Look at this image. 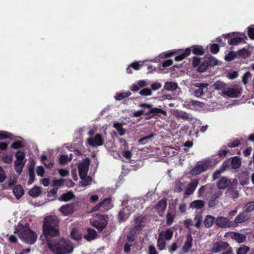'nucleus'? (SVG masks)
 I'll return each mask as SVG.
<instances>
[{"label": "nucleus", "instance_id": "nucleus-8", "mask_svg": "<svg viewBox=\"0 0 254 254\" xmlns=\"http://www.w3.org/2000/svg\"><path fill=\"white\" fill-rule=\"evenodd\" d=\"M229 246V245L227 242L223 241L216 242L213 243L211 252L215 254L218 253L227 249Z\"/></svg>", "mask_w": 254, "mask_h": 254}, {"label": "nucleus", "instance_id": "nucleus-45", "mask_svg": "<svg viewBox=\"0 0 254 254\" xmlns=\"http://www.w3.org/2000/svg\"><path fill=\"white\" fill-rule=\"evenodd\" d=\"M237 53L234 51L229 52L227 55L225 56V60L227 62H231L235 58H237Z\"/></svg>", "mask_w": 254, "mask_h": 254}, {"label": "nucleus", "instance_id": "nucleus-59", "mask_svg": "<svg viewBox=\"0 0 254 254\" xmlns=\"http://www.w3.org/2000/svg\"><path fill=\"white\" fill-rule=\"evenodd\" d=\"M183 184L181 182H178L175 185L174 191L177 192H180L183 190Z\"/></svg>", "mask_w": 254, "mask_h": 254}, {"label": "nucleus", "instance_id": "nucleus-38", "mask_svg": "<svg viewBox=\"0 0 254 254\" xmlns=\"http://www.w3.org/2000/svg\"><path fill=\"white\" fill-rule=\"evenodd\" d=\"M131 94V93L129 91L125 92L117 93L115 98L116 100L120 101L125 98L129 97Z\"/></svg>", "mask_w": 254, "mask_h": 254}, {"label": "nucleus", "instance_id": "nucleus-52", "mask_svg": "<svg viewBox=\"0 0 254 254\" xmlns=\"http://www.w3.org/2000/svg\"><path fill=\"white\" fill-rule=\"evenodd\" d=\"M13 135L4 131H0V139L12 138Z\"/></svg>", "mask_w": 254, "mask_h": 254}, {"label": "nucleus", "instance_id": "nucleus-31", "mask_svg": "<svg viewBox=\"0 0 254 254\" xmlns=\"http://www.w3.org/2000/svg\"><path fill=\"white\" fill-rule=\"evenodd\" d=\"M206 170V167L204 165H198L192 169L191 173L192 175H198Z\"/></svg>", "mask_w": 254, "mask_h": 254}, {"label": "nucleus", "instance_id": "nucleus-50", "mask_svg": "<svg viewBox=\"0 0 254 254\" xmlns=\"http://www.w3.org/2000/svg\"><path fill=\"white\" fill-rule=\"evenodd\" d=\"M237 57H247L248 55V50L245 48H243L238 52H236Z\"/></svg>", "mask_w": 254, "mask_h": 254}, {"label": "nucleus", "instance_id": "nucleus-1", "mask_svg": "<svg viewBox=\"0 0 254 254\" xmlns=\"http://www.w3.org/2000/svg\"><path fill=\"white\" fill-rule=\"evenodd\" d=\"M43 233L40 236L42 241L49 243L60 236V220L56 216H48L43 222Z\"/></svg>", "mask_w": 254, "mask_h": 254}, {"label": "nucleus", "instance_id": "nucleus-35", "mask_svg": "<svg viewBox=\"0 0 254 254\" xmlns=\"http://www.w3.org/2000/svg\"><path fill=\"white\" fill-rule=\"evenodd\" d=\"M41 192V188L38 186H35L29 190L28 194L33 197H37L39 195Z\"/></svg>", "mask_w": 254, "mask_h": 254}, {"label": "nucleus", "instance_id": "nucleus-41", "mask_svg": "<svg viewBox=\"0 0 254 254\" xmlns=\"http://www.w3.org/2000/svg\"><path fill=\"white\" fill-rule=\"evenodd\" d=\"M250 248L247 246H242L239 247L236 251V254H247Z\"/></svg>", "mask_w": 254, "mask_h": 254}, {"label": "nucleus", "instance_id": "nucleus-15", "mask_svg": "<svg viewBox=\"0 0 254 254\" xmlns=\"http://www.w3.org/2000/svg\"><path fill=\"white\" fill-rule=\"evenodd\" d=\"M191 53V49L190 48H187L184 51L180 50L178 52V55L177 56L175 60L177 62L181 61L189 56Z\"/></svg>", "mask_w": 254, "mask_h": 254}, {"label": "nucleus", "instance_id": "nucleus-54", "mask_svg": "<svg viewBox=\"0 0 254 254\" xmlns=\"http://www.w3.org/2000/svg\"><path fill=\"white\" fill-rule=\"evenodd\" d=\"M2 160L4 163L10 164L12 162V157L11 155H4L2 157Z\"/></svg>", "mask_w": 254, "mask_h": 254}, {"label": "nucleus", "instance_id": "nucleus-34", "mask_svg": "<svg viewBox=\"0 0 254 254\" xmlns=\"http://www.w3.org/2000/svg\"><path fill=\"white\" fill-rule=\"evenodd\" d=\"M159 234H162V238L164 240L169 241L171 240L173 235V232L170 229H167L166 231H163Z\"/></svg>", "mask_w": 254, "mask_h": 254}, {"label": "nucleus", "instance_id": "nucleus-27", "mask_svg": "<svg viewBox=\"0 0 254 254\" xmlns=\"http://www.w3.org/2000/svg\"><path fill=\"white\" fill-rule=\"evenodd\" d=\"M226 85V84L225 83L218 80L213 84L212 87L216 90H222V93H223L225 90L227 88Z\"/></svg>", "mask_w": 254, "mask_h": 254}, {"label": "nucleus", "instance_id": "nucleus-11", "mask_svg": "<svg viewBox=\"0 0 254 254\" xmlns=\"http://www.w3.org/2000/svg\"><path fill=\"white\" fill-rule=\"evenodd\" d=\"M251 217V215L246 213L244 211L240 212L235 218L234 221H233L234 227L237 226L239 223H242L243 222L248 221Z\"/></svg>", "mask_w": 254, "mask_h": 254}, {"label": "nucleus", "instance_id": "nucleus-40", "mask_svg": "<svg viewBox=\"0 0 254 254\" xmlns=\"http://www.w3.org/2000/svg\"><path fill=\"white\" fill-rule=\"evenodd\" d=\"M233 238L239 243H243L246 241V236L243 234L235 232Z\"/></svg>", "mask_w": 254, "mask_h": 254}, {"label": "nucleus", "instance_id": "nucleus-30", "mask_svg": "<svg viewBox=\"0 0 254 254\" xmlns=\"http://www.w3.org/2000/svg\"><path fill=\"white\" fill-rule=\"evenodd\" d=\"M190 49L192 53L196 55H203L204 53L203 47L200 45L192 46Z\"/></svg>", "mask_w": 254, "mask_h": 254}, {"label": "nucleus", "instance_id": "nucleus-49", "mask_svg": "<svg viewBox=\"0 0 254 254\" xmlns=\"http://www.w3.org/2000/svg\"><path fill=\"white\" fill-rule=\"evenodd\" d=\"M242 38L236 37L233 38L228 40V43L231 45H237L242 41Z\"/></svg>", "mask_w": 254, "mask_h": 254}, {"label": "nucleus", "instance_id": "nucleus-22", "mask_svg": "<svg viewBox=\"0 0 254 254\" xmlns=\"http://www.w3.org/2000/svg\"><path fill=\"white\" fill-rule=\"evenodd\" d=\"M222 195V192L220 190L215 191L212 195L208 202V206L210 207H213L216 205V200L218 198L220 195Z\"/></svg>", "mask_w": 254, "mask_h": 254}, {"label": "nucleus", "instance_id": "nucleus-24", "mask_svg": "<svg viewBox=\"0 0 254 254\" xmlns=\"http://www.w3.org/2000/svg\"><path fill=\"white\" fill-rule=\"evenodd\" d=\"M215 218L214 216L207 215L205 216L203 224L205 227L210 228L213 225V223H215Z\"/></svg>", "mask_w": 254, "mask_h": 254}, {"label": "nucleus", "instance_id": "nucleus-29", "mask_svg": "<svg viewBox=\"0 0 254 254\" xmlns=\"http://www.w3.org/2000/svg\"><path fill=\"white\" fill-rule=\"evenodd\" d=\"M204 206V202L202 200H196L190 203V207L195 209H201Z\"/></svg>", "mask_w": 254, "mask_h": 254}, {"label": "nucleus", "instance_id": "nucleus-17", "mask_svg": "<svg viewBox=\"0 0 254 254\" xmlns=\"http://www.w3.org/2000/svg\"><path fill=\"white\" fill-rule=\"evenodd\" d=\"M167 205V199L166 198H163L157 202L155 205V209L157 210L159 214L161 213H163L166 208Z\"/></svg>", "mask_w": 254, "mask_h": 254}, {"label": "nucleus", "instance_id": "nucleus-53", "mask_svg": "<svg viewBox=\"0 0 254 254\" xmlns=\"http://www.w3.org/2000/svg\"><path fill=\"white\" fill-rule=\"evenodd\" d=\"M71 159H68L67 155H62L59 158V163L61 165L66 164L68 161H70Z\"/></svg>", "mask_w": 254, "mask_h": 254}, {"label": "nucleus", "instance_id": "nucleus-48", "mask_svg": "<svg viewBox=\"0 0 254 254\" xmlns=\"http://www.w3.org/2000/svg\"><path fill=\"white\" fill-rule=\"evenodd\" d=\"M114 127L117 130L120 135H123L125 133V129L122 127V125L120 123H115Z\"/></svg>", "mask_w": 254, "mask_h": 254}, {"label": "nucleus", "instance_id": "nucleus-25", "mask_svg": "<svg viewBox=\"0 0 254 254\" xmlns=\"http://www.w3.org/2000/svg\"><path fill=\"white\" fill-rule=\"evenodd\" d=\"M75 197V195L72 191H69L66 193H64L59 198V200L66 202L69 201Z\"/></svg>", "mask_w": 254, "mask_h": 254}, {"label": "nucleus", "instance_id": "nucleus-26", "mask_svg": "<svg viewBox=\"0 0 254 254\" xmlns=\"http://www.w3.org/2000/svg\"><path fill=\"white\" fill-rule=\"evenodd\" d=\"M29 180L27 182L28 185L32 184L35 181V174L34 165H31L28 168Z\"/></svg>", "mask_w": 254, "mask_h": 254}, {"label": "nucleus", "instance_id": "nucleus-62", "mask_svg": "<svg viewBox=\"0 0 254 254\" xmlns=\"http://www.w3.org/2000/svg\"><path fill=\"white\" fill-rule=\"evenodd\" d=\"M139 94L142 96H149L152 94V91L149 88H143L139 92Z\"/></svg>", "mask_w": 254, "mask_h": 254}, {"label": "nucleus", "instance_id": "nucleus-13", "mask_svg": "<svg viewBox=\"0 0 254 254\" xmlns=\"http://www.w3.org/2000/svg\"><path fill=\"white\" fill-rule=\"evenodd\" d=\"M242 93L241 88H233L228 87L225 90L223 94L231 98L240 97Z\"/></svg>", "mask_w": 254, "mask_h": 254}, {"label": "nucleus", "instance_id": "nucleus-28", "mask_svg": "<svg viewBox=\"0 0 254 254\" xmlns=\"http://www.w3.org/2000/svg\"><path fill=\"white\" fill-rule=\"evenodd\" d=\"M231 160V166L233 169H237L240 167L242 163L240 157L238 156H235L232 157Z\"/></svg>", "mask_w": 254, "mask_h": 254}, {"label": "nucleus", "instance_id": "nucleus-56", "mask_svg": "<svg viewBox=\"0 0 254 254\" xmlns=\"http://www.w3.org/2000/svg\"><path fill=\"white\" fill-rule=\"evenodd\" d=\"M143 63L141 61L139 62H135L132 63L130 66L133 68L135 70H138L140 69V67L143 65Z\"/></svg>", "mask_w": 254, "mask_h": 254}, {"label": "nucleus", "instance_id": "nucleus-16", "mask_svg": "<svg viewBox=\"0 0 254 254\" xmlns=\"http://www.w3.org/2000/svg\"><path fill=\"white\" fill-rule=\"evenodd\" d=\"M175 115L178 118H180L189 122L192 121L194 119L191 114L185 112L178 111L176 113Z\"/></svg>", "mask_w": 254, "mask_h": 254}, {"label": "nucleus", "instance_id": "nucleus-44", "mask_svg": "<svg viewBox=\"0 0 254 254\" xmlns=\"http://www.w3.org/2000/svg\"><path fill=\"white\" fill-rule=\"evenodd\" d=\"M244 211L249 213L254 210V205L253 201L247 203L243 208Z\"/></svg>", "mask_w": 254, "mask_h": 254}, {"label": "nucleus", "instance_id": "nucleus-10", "mask_svg": "<svg viewBox=\"0 0 254 254\" xmlns=\"http://www.w3.org/2000/svg\"><path fill=\"white\" fill-rule=\"evenodd\" d=\"M87 142L91 146H100L104 144V139L102 134L98 133L96 134L93 138H89L87 140Z\"/></svg>", "mask_w": 254, "mask_h": 254}, {"label": "nucleus", "instance_id": "nucleus-61", "mask_svg": "<svg viewBox=\"0 0 254 254\" xmlns=\"http://www.w3.org/2000/svg\"><path fill=\"white\" fill-rule=\"evenodd\" d=\"M174 219V216L170 213L169 212L166 215V222L169 225L172 224Z\"/></svg>", "mask_w": 254, "mask_h": 254}, {"label": "nucleus", "instance_id": "nucleus-60", "mask_svg": "<svg viewBox=\"0 0 254 254\" xmlns=\"http://www.w3.org/2000/svg\"><path fill=\"white\" fill-rule=\"evenodd\" d=\"M71 237L76 240H79L81 239L80 236L78 234L77 232L73 229L70 233Z\"/></svg>", "mask_w": 254, "mask_h": 254}, {"label": "nucleus", "instance_id": "nucleus-33", "mask_svg": "<svg viewBox=\"0 0 254 254\" xmlns=\"http://www.w3.org/2000/svg\"><path fill=\"white\" fill-rule=\"evenodd\" d=\"M13 192L16 198H20L23 194L24 190L20 185H16L14 187Z\"/></svg>", "mask_w": 254, "mask_h": 254}, {"label": "nucleus", "instance_id": "nucleus-2", "mask_svg": "<svg viewBox=\"0 0 254 254\" xmlns=\"http://www.w3.org/2000/svg\"><path fill=\"white\" fill-rule=\"evenodd\" d=\"M14 233L17 234L20 239L26 244H33L37 240V236L36 232L30 229V225L27 223L23 225L19 222L17 226L15 227Z\"/></svg>", "mask_w": 254, "mask_h": 254}, {"label": "nucleus", "instance_id": "nucleus-46", "mask_svg": "<svg viewBox=\"0 0 254 254\" xmlns=\"http://www.w3.org/2000/svg\"><path fill=\"white\" fill-rule=\"evenodd\" d=\"M154 135L155 134L154 133H151L149 135L140 138L138 140V142L141 144H145L147 143L148 142V140L151 139Z\"/></svg>", "mask_w": 254, "mask_h": 254}, {"label": "nucleus", "instance_id": "nucleus-37", "mask_svg": "<svg viewBox=\"0 0 254 254\" xmlns=\"http://www.w3.org/2000/svg\"><path fill=\"white\" fill-rule=\"evenodd\" d=\"M204 59L207 64H208L209 66H214L217 65L218 64L217 60L212 56H209V57L205 56Z\"/></svg>", "mask_w": 254, "mask_h": 254}, {"label": "nucleus", "instance_id": "nucleus-47", "mask_svg": "<svg viewBox=\"0 0 254 254\" xmlns=\"http://www.w3.org/2000/svg\"><path fill=\"white\" fill-rule=\"evenodd\" d=\"M240 144V141L238 139H235L234 140H231L227 144L226 146H224V147L226 148V146L232 148L235 147H237Z\"/></svg>", "mask_w": 254, "mask_h": 254}, {"label": "nucleus", "instance_id": "nucleus-18", "mask_svg": "<svg viewBox=\"0 0 254 254\" xmlns=\"http://www.w3.org/2000/svg\"><path fill=\"white\" fill-rule=\"evenodd\" d=\"M231 184V181L225 177H222L217 182V186L219 189H225Z\"/></svg>", "mask_w": 254, "mask_h": 254}, {"label": "nucleus", "instance_id": "nucleus-14", "mask_svg": "<svg viewBox=\"0 0 254 254\" xmlns=\"http://www.w3.org/2000/svg\"><path fill=\"white\" fill-rule=\"evenodd\" d=\"M198 185V181L197 180H193L188 185V187L185 190V193L187 195L192 194L196 189Z\"/></svg>", "mask_w": 254, "mask_h": 254}, {"label": "nucleus", "instance_id": "nucleus-21", "mask_svg": "<svg viewBox=\"0 0 254 254\" xmlns=\"http://www.w3.org/2000/svg\"><path fill=\"white\" fill-rule=\"evenodd\" d=\"M213 188V185L209 184L201 187L198 191V196L200 197L203 195L205 193H206V194H207L209 192V190H211Z\"/></svg>", "mask_w": 254, "mask_h": 254}, {"label": "nucleus", "instance_id": "nucleus-20", "mask_svg": "<svg viewBox=\"0 0 254 254\" xmlns=\"http://www.w3.org/2000/svg\"><path fill=\"white\" fill-rule=\"evenodd\" d=\"M87 232V234L84 236V238L86 240L90 241L96 238L97 236V233L94 229L88 228Z\"/></svg>", "mask_w": 254, "mask_h": 254}, {"label": "nucleus", "instance_id": "nucleus-9", "mask_svg": "<svg viewBox=\"0 0 254 254\" xmlns=\"http://www.w3.org/2000/svg\"><path fill=\"white\" fill-rule=\"evenodd\" d=\"M16 160L14 161V165L15 168L20 166L23 167L25 163L24 161L25 158V154L24 151L18 150L15 153Z\"/></svg>", "mask_w": 254, "mask_h": 254}, {"label": "nucleus", "instance_id": "nucleus-55", "mask_svg": "<svg viewBox=\"0 0 254 254\" xmlns=\"http://www.w3.org/2000/svg\"><path fill=\"white\" fill-rule=\"evenodd\" d=\"M118 217L120 221H124L128 218V215L125 213V209H124L120 211Z\"/></svg>", "mask_w": 254, "mask_h": 254}, {"label": "nucleus", "instance_id": "nucleus-5", "mask_svg": "<svg viewBox=\"0 0 254 254\" xmlns=\"http://www.w3.org/2000/svg\"><path fill=\"white\" fill-rule=\"evenodd\" d=\"M90 163V159L86 158L78 166L79 176L82 180H84L87 176Z\"/></svg>", "mask_w": 254, "mask_h": 254}, {"label": "nucleus", "instance_id": "nucleus-43", "mask_svg": "<svg viewBox=\"0 0 254 254\" xmlns=\"http://www.w3.org/2000/svg\"><path fill=\"white\" fill-rule=\"evenodd\" d=\"M209 67L208 64L206 62L205 59H203V61L200 64L199 66L198 67L197 70L200 72H203L205 71Z\"/></svg>", "mask_w": 254, "mask_h": 254}, {"label": "nucleus", "instance_id": "nucleus-42", "mask_svg": "<svg viewBox=\"0 0 254 254\" xmlns=\"http://www.w3.org/2000/svg\"><path fill=\"white\" fill-rule=\"evenodd\" d=\"M41 161L47 168L51 169L54 166V163L52 162H48L47 157L46 155H43L41 156Z\"/></svg>", "mask_w": 254, "mask_h": 254}, {"label": "nucleus", "instance_id": "nucleus-32", "mask_svg": "<svg viewBox=\"0 0 254 254\" xmlns=\"http://www.w3.org/2000/svg\"><path fill=\"white\" fill-rule=\"evenodd\" d=\"M162 234H159L157 242V247L159 251L163 250L166 246L165 240L162 238Z\"/></svg>", "mask_w": 254, "mask_h": 254}, {"label": "nucleus", "instance_id": "nucleus-6", "mask_svg": "<svg viewBox=\"0 0 254 254\" xmlns=\"http://www.w3.org/2000/svg\"><path fill=\"white\" fill-rule=\"evenodd\" d=\"M141 108H148L149 111L144 113L143 114L145 116H149L151 114H161L163 115H166V112L162 109L158 108H153V105L150 104L141 103L139 105Z\"/></svg>", "mask_w": 254, "mask_h": 254}, {"label": "nucleus", "instance_id": "nucleus-23", "mask_svg": "<svg viewBox=\"0 0 254 254\" xmlns=\"http://www.w3.org/2000/svg\"><path fill=\"white\" fill-rule=\"evenodd\" d=\"M192 246V238L190 235L187 237V240L185 241L183 247V251L185 253L188 252Z\"/></svg>", "mask_w": 254, "mask_h": 254}, {"label": "nucleus", "instance_id": "nucleus-12", "mask_svg": "<svg viewBox=\"0 0 254 254\" xmlns=\"http://www.w3.org/2000/svg\"><path fill=\"white\" fill-rule=\"evenodd\" d=\"M75 203L66 204L63 205L60 208V211L64 216H68L72 214L75 211Z\"/></svg>", "mask_w": 254, "mask_h": 254}, {"label": "nucleus", "instance_id": "nucleus-58", "mask_svg": "<svg viewBox=\"0 0 254 254\" xmlns=\"http://www.w3.org/2000/svg\"><path fill=\"white\" fill-rule=\"evenodd\" d=\"M11 146L13 149H18L23 147V143L21 141L17 140L13 142Z\"/></svg>", "mask_w": 254, "mask_h": 254}, {"label": "nucleus", "instance_id": "nucleus-3", "mask_svg": "<svg viewBox=\"0 0 254 254\" xmlns=\"http://www.w3.org/2000/svg\"><path fill=\"white\" fill-rule=\"evenodd\" d=\"M47 245L54 254H67L73 250L70 242L64 239L57 238L48 243Z\"/></svg>", "mask_w": 254, "mask_h": 254}, {"label": "nucleus", "instance_id": "nucleus-39", "mask_svg": "<svg viewBox=\"0 0 254 254\" xmlns=\"http://www.w3.org/2000/svg\"><path fill=\"white\" fill-rule=\"evenodd\" d=\"M178 87V84L173 82H166L164 85V88L169 91L175 90Z\"/></svg>", "mask_w": 254, "mask_h": 254}, {"label": "nucleus", "instance_id": "nucleus-63", "mask_svg": "<svg viewBox=\"0 0 254 254\" xmlns=\"http://www.w3.org/2000/svg\"><path fill=\"white\" fill-rule=\"evenodd\" d=\"M64 179L55 180L53 181V186L60 187L64 185Z\"/></svg>", "mask_w": 254, "mask_h": 254}, {"label": "nucleus", "instance_id": "nucleus-51", "mask_svg": "<svg viewBox=\"0 0 254 254\" xmlns=\"http://www.w3.org/2000/svg\"><path fill=\"white\" fill-rule=\"evenodd\" d=\"M252 76V73L250 71H247L243 75L242 78V82L246 85L248 83V80Z\"/></svg>", "mask_w": 254, "mask_h": 254}, {"label": "nucleus", "instance_id": "nucleus-4", "mask_svg": "<svg viewBox=\"0 0 254 254\" xmlns=\"http://www.w3.org/2000/svg\"><path fill=\"white\" fill-rule=\"evenodd\" d=\"M108 219L109 217L107 215H100L96 220L91 222V224L96 228L99 232H101L107 226Z\"/></svg>", "mask_w": 254, "mask_h": 254}, {"label": "nucleus", "instance_id": "nucleus-57", "mask_svg": "<svg viewBox=\"0 0 254 254\" xmlns=\"http://www.w3.org/2000/svg\"><path fill=\"white\" fill-rule=\"evenodd\" d=\"M210 49L212 54H216L219 52L220 48L217 44H212L210 46Z\"/></svg>", "mask_w": 254, "mask_h": 254}, {"label": "nucleus", "instance_id": "nucleus-7", "mask_svg": "<svg viewBox=\"0 0 254 254\" xmlns=\"http://www.w3.org/2000/svg\"><path fill=\"white\" fill-rule=\"evenodd\" d=\"M215 223L219 228H230L234 227V225L233 221L223 216H218L215 219Z\"/></svg>", "mask_w": 254, "mask_h": 254}, {"label": "nucleus", "instance_id": "nucleus-64", "mask_svg": "<svg viewBox=\"0 0 254 254\" xmlns=\"http://www.w3.org/2000/svg\"><path fill=\"white\" fill-rule=\"evenodd\" d=\"M223 172L220 170L219 168L216 170L214 172L213 176H212V179L213 180H215L219 178L220 175L221 173H222Z\"/></svg>", "mask_w": 254, "mask_h": 254}, {"label": "nucleus", "instance_id": "nucleus-19", "mask_svg": "<svg viewBox=\"0 0 254 254\" xmlns=\"http://www.w3.org/2000/svg\"><path fill=\"white\" fill-rule=\"evenodd\" d=\"M208 84L203 83H197L195 84V86L198 88L195 90L194 91V95L197 97H200L203 94V88H206Z\"/></svg>", "mask_w": 254, "mask_h": 254}, {"label": "nucleus", "instance_id": "nucleus-36", "mask_svg": "<svg viewBox=\"0 0 254 254\" xmlns=\"http://www.w3.org/2000/svg\"><path fill=\"white\" fill-rule=\"evenodd\" d=\"M110 199L105 198L102 201H101L99 204L96 205L93 208V211H98L100 209V208L102 207L105 208L108 205V204L110 203Z\"/></svg>", "mask_w": 254, "mask_h": 254}]
</instances>
